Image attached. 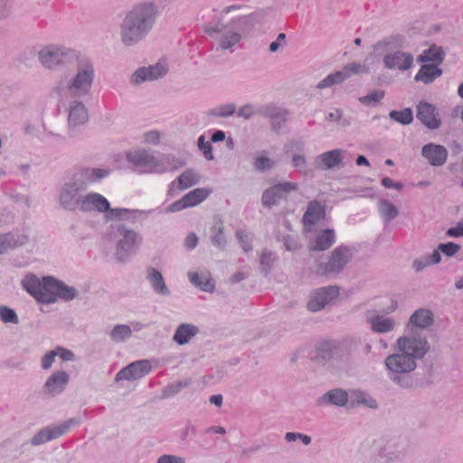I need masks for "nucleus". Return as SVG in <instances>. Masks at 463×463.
Masks as SVG:
<instances>
[{
    "label": "nucleus",
    "instance_id": "27",
    "mask_svg": "<svg viewBox=\"0 0 463 463\" xmlns=\"http://www.w3.org/2000/svg\"><path fill=\"white\" fill-rule=\"evenodd\" d=\"M366 323L368 324L372 332L375 334H387L394 330L397 323L394 318L373 313L366 317Z\"/></svg>",
    "mask_w": 463,
    "mask_h": 463
},
{
    "label": "nucleus",
    "instance_id": "14",
    "mask_svg": "<svg viewBox=\"0 0 463 463\" xmlns=\"http://www.w3.org/2000/svg\"><path fill=\"white\" fill-rule=\"evenodd\" d=\"M339 296V288L337 286H326L314 290L309 301L307 302V309L311 312L322 310L326 305Z\"/></svg>",
    "mask_w": 463,
    "mask_h": 463
},
{
    "label": "nucleus",
    "instance_id": "51",
    "mask_svg": "<svg viewBox=\"0 0 463 463\" xmlns=\"http://www.w3.org/2000/svg\"><path fill=\"white\" fill-rule=\"evenodd\" d=\"M236 237L241 243V248L244 251L249 252L251 250L252 247L250 244L252 235L244 232L243 230L236 231Z\"/></svg>",
    "mask_w": 463,
    "mask_h": 463
},
{
    "label": "nucleus",
    "instance_id": "54",
    "mask_svg": "<svg viewBox=\"0 0 463 463\" xmlns=\"http://www.w3.org/2000/svg\"><path fill=\"white\" fill-rule=\"evenodd\" d=\"M12 0H0V20H5L12 14Z\"/></svg>",
    "mask_w": 463,
    "mask_h": 463
},
{
    "label": "nucleus",
    "instance_id": "1",
    "mask_svg": "<svg viewBox=\"0 0 463 463\" xmlns=\"http://www.w3.org/2000/svg\"><path fill=\"white\" fill-rule=\"evenodd\" d=\"M397 352L384 359L388 378L396 385L408 389L412 386L410 374L417 368L430 349L427 339L414 334L403 335L395 343Z\"/></svg>",
    "mask_w": 463,
    "mask_h": 463
},
{
    "label": "nucleus",
    "instance_id": "49",
    "mask_svg": "<svg viewBox=\"0 0 463 463\" xmlns=\"http://www.w3.org/2000/svg\"><path fill=\"white\" fill-rule=\"evenodd\" d=\"M214 234L211 237V241L213 246L219 249H224L226 245V238L222 225L214 226L213 228Z\"/></svg>",
    "mask_w": 463,
    "mask_h": 463
},
{
    "label": "nucleus",
    "instance_id": "64",
    "mask_svg": "<svg viewBox=\"0 0 463 463\" xmlns=\"http://www.w3.org/2000/svg\"><path fill=\"white\" fill-rule=\"evenodd\" d=\"M447 235L449 237L458 238L463 236V226L462 222H458L455 227L448 229Z\"/></svg>",
    "mask_w": 463,
    "mask_h": 463
},
{
    "label": "nucleus",
    "instance_id": "13",
    "mask_svg": "<svg viewBox=\"0 0 463 463\" xmlns=\"http://www.w3.org/2000/svg\"><path fill=\"white\" fill-rule=\"evenodd\" d=\"M80 419L71 418L56 425H49L40 430L31 439L33 446L44 444L66 433L72 426L79 425Z\"/></svg>",
    "mask_w": 463,
    "mask_h": 463
},
{
    "label": "nucleus",
    "instance_id": "47",
    "mask_svg": "<svg viewBox=\"0 0 463 463\" xmlns=\"http://www.w3.org/2000/svg\"><path fill=\"white\" fill-rule=\"evenodd\" d=\"M292 165L304 176L312 175V171L307 168V159L304 156L294 155L292 156Z\"/></svg>",
    "mask_w": 463,
    "mask_h": 463
},
{
    "label": "nucleus",
    "instance_id": "39",
    "mask_svg": "<svg viewBox=\"0 0 463 463\" xmlns=\"http://www.w3.org/2000/svg\"><path fill=\"white\" fill-rule=\"evenodd\" d=\"M210 194V189L196 188L184 195V198L188 207H193L204 201L209 196Z\"/></svg>",
    "mask_w": 463,
    "mask_h": 463
},
{
    "label": "nucleus",
    "instance_id": "46",
    "mask_svg": "<svg viewBox=\"0 0 463 463\" xmlns=\"http://www.w3.org/2000/svg\"><path fill=\"white\" fill-rule=\"evenodd\" d=\"M0 319L3 323L17 325L19 318L15 311L6 306H0Z\"/></svg>",
    "mask_w": 463,
    "mask_h": 463
},
{
    "label": "nucleus",
    "instance_id": "36",
    "mask_svg": "<svg viewBox=\"0 0 463 463\" xmlns=\"http://www.w3.org/2000/svg\"><path fill=\"white\" fill-rule=\"evenodd\" d=\"M143 211L130 210L127 208H111L107 213V221H130L134 222Z\"/></svg>",
    "mask_w": 463,
    "mask_h": 463
},
{
    "label": "nucleus",
    "instance_id": "50",
    "mask_svg": "<svg viewBox=\"0 0 463 463\" xmlns=\"http://www.w3.org/2000/svg\"><path fill=\"white\" fill-rule=\"evenodd\" d=\"M384 97V91L373 90L369 92L367 95L359 98V101L364 105H374L382 100Z\"/></svg>",
    "mask_w": 463,
    "mask_h": 463
},
{
    "label": "nucleus",
    "instance_id": "20",
    "mask_svg": "<svg viewBox=\"0 0 463 463\" xmlns=\"http://www.w3.org/2000/svg\"><path fill=\"white\" fill-rule=\"evenodd\" d=\"M167 72L166 67L162 63H156L148 67H140L130 76V82L133 85H139L145 81L156 80Z\"/></svg>",
    "mask_w": 463,
    "mask_h": 463
},
{
    "label": "nucleus",
    "instance_id": "25",
    "mask_svg": "<svg viewBox=\"0 0 463 463\" xmlns=\"http://www.w3.org/2000/svg\"><path fill=\"white\" fill-rule=\"evenodd\" d=\"M433 321V314L430 309L420 308L410 317L405 335L414 334L416 336H420L413 327L426 328L431 326Z\"/></svg>",
    "mask_w": 463,
    "mask_h": 463
},
{
    "label": "nucleus",
    "instance_id": "6",
    "mask_svg": "<svg viewBox=\"0 0 463 463\" xmlns=\"http://www.w3.org/2000/svg\"><path fill=\"white\" fill-rule=\"evenodd\" d=\"M94 78L93 61L90 58H81L78 60L75 73L61 77L53 91L61 99L82 98L90 93Z\"/></svg>",
    "mask_w": 463,
    "mask_h": 463
},
{
    "label": "nucleus",
    "instance_id": "10",
    "mask_svg": "<svg viewBox=\"0 0 463 463\" xmlns=\"http://www.w3.org/2000/svg\"><path fill=\"white\" fill-rule=\"evenodd\" d=\"M78 57L77 52L63 45L51 44L38 52L40 63L46 69L54 70Z\"/></svg>",
    "mask_w": 463,
    "mask_h": 463
},
{
    "label": "nucleus",
    "instance_id": "34",
    "mask_svg": "<svg viewBox=\"0 0 463 463\" xmlns=\"http://www.w3.org/2000/svg\"><path fill=\"white\" fill-rule=\"evenodd\" d=\"M442 72V70L436 64H424L421 65L414 76V80L417 82H423L424 84H430L440 77Z\"/></svg>",
    "mask_w": 463,
    "mask_h": 463
},
{
    "label": "nucleus",
    "instance_id": "22",
    "mask_svg": "<svg viewBox=\"0 0 463 463\" xmlns=\"http://www.w3.org/2000/svg\"><path fill=\"white\" fill-rule=\"evenodd\" d=\"M421 156L431 166L439 167L447 162L449 152L442 145L428 143L421 147Z\"/></svg>",
    "mask_w": 463,
    "mask_h": 463
},
{
    "label": "nucleus",
    "instance_id": "9",
    "mask_svg": "<svg viewBox=\"0 0 463 463\" xmlns=\"http://www.w3.org/2000/svg\"><path fill=\"white\" fill-rule=\"evenodd\" d=\"M104 238L109 242H115V258L125 262L140 248L143 237L137 232L128 228L125 224H111Z\"/></svg>",
    "mask_w": 463,
    "mask_h": 463
},
{
    "label": "nucleus",
    "instance_id": "24",
    "mask_svg": "<svg viewBox=\"0 0 463 463\" xmlns=\"http://www.w3.org/2000/svg\"><path fill=\"white\" fill-rule=\"evenodd\" d=\"M315 359L320 362L339 360L343 356V349L335 341H322L316 346Z\"/></svg>",
    "mask_w": 463,
    "mask_h": 463
},
{
    "label": "nucleus",
    "instance_id": "32",
    "mask_svg": "<svg viewBox=\"0 0 463 463\" xmlns=\"http://www.w3.org/2000/svg\"><path fill=\"white\" fill-rule=\"evenodd\" d=\"M335 242V234L333 229H326L309 243L310 250L324 251Z\"/></svg>",
    "mask_w": 463,
    "mask_h": 463
},
{
    "label": "nucleus",
    "instance_id": "7",
    "mask_svg": "<svg viewBox=\"0 0 463 463\" xmlns=\"http://www.w3.org/2000/svg\"><path fill=\"white\" fill-rule=\"evenodd\" d=\"M127 161L139 174H160L175 171L184 165V162L174 155H158L141 149L128 152Z\"/></svg>",
    "mask_w": 463,
    "mask_h": 463
},
{
    "label": "nucleus",
    "instance_id": "52",
    "mask_svg": "<svg viewBox=\"0 0 463 463\" xmlns=\"http://www.w3.org/2000/svg\"><path fill=\"white\" fill-rule=\"evenodd\" d=\"M255 115H258L257 108H255L252 104H245L241 106L237 111V116L244 119H250Z\"/></svg>",
    "mask_w": 463,
    "mask_h": 463
},
{
    "label": "nucleus",
    "instance_id": "58",
    "mask_svg": "<svg viewBox=\"0 0 463 463\" xmlns=\"http://www.w3.org/2000/svg\"><path fill=\"white\" fill-rule=\"evenodd\" d=\"M161 135L157 130H150L144 134V141L147 144L157 145L160 142Z\"/></svg>",
    "mask_w": 463,
    "mask_h": 463
},
{
    "label": "nucleus",
    "instance_id": "55",
    "mask_svg": "<svg viewBox=\"0 0 463 463\" xmlns=\"http://www.w3.org/2000/svg\"><path fill=\"white\" fill-rule=\"evenodd\" d=\"M364 71V67L357 62H351L346 64L343 70L339 71L340 72H345L346 79H348L352 74L360 73Z\"/></svg>",
    "mask_w": 463,
    "mask_h": 463
},
{
    "label": "nucleus",
    "instance_id": "45",
    "mask_svg": "<svg viewBox=\"0 0 463 463\" xmlns=\"http://www.w3.org/2000/svg\"><path fill=\"white\" fill-rule=\"evenodd\" d=\"M389 117L402 125H409L413 120V113L411 109L407 108L402 110H392Z\"/></svg>",
    "mask_w": 463,
    "mask_h": 463
},
{
    "label": "nucleus",
    "instance_id": "12",
    "mask_svg": "<svg viewBox=\"0 0 463 463\" xmlns=\"http://www.w3.org/2000/svg\"><path fill=\"white\" fill-rule=\"evenodd\" d=\"M382 445L378 449L379 458L394 459L404 462L409 444L402 436H388L383 439Z\"/></svg>",
    "mask_w": 463,
    "mask_h": 463
},
{
    "label": "nucleus",
    "instance_id": "35",
    "mask_svg": "<svg viewBox=\"0 0 463 463\" xmlns=\"http://www.w3.org/2000/svg\"><path fill=\"white\" fill-rule=\"evenodd\" d=\"M28 241L26 235H15L8 232L0 235V254L19 246L24 245Z\"/></svg>",
    "mask_w": 463,
    "mask_h": 463
},
{
    "label": "nucleus",
    "instance_id": "4",
    "mask_svg": "<svg viewBox=\"0 0 463 463\" xmlns=\"http://www.w3.org/2000/svg\"><path fill=\"white\" fill-rule=\"evenodd\" d=\"M264 14L261 12H254L247 15H239L229 21L225 25H215L210 27L206 32L213 35L218 33V44L222 50L232 52L241 41L256 25L263 21Z\"/></svg>",
    "mask_w": 463,
    "mask_h": 463
},
{
    "label": "nucleus",
    "instance_id": "31",
    "mask_svg": "<svg viewBox=\"0 0 463 463\" xmlns=\"http://www.w3.org/2000/svg\"><path fill=\"white\" fill-rule=\"evenodd\" d=\"M199 327L194 324H180L174 333L173 341L179 345H186L199 333Z\"/></svg>",
    "mask_w": 463,
    "mask_h": 463
},
{
    "label": "nucleus",
    "instance_id": "63",
    "mask_svg": "<svg viewBox=\"0 0 463 463\" xmlns=\"http://www.w3.org/2000/svg\"><path fill=\"white\" fill-rule=\"evenodd\" d=\"M286 34L284 33H279L277 39L269 44V51L276 52L279 48L285 43Z\"/></svg>",
    "mask_w": 463,
    "mask_h": 463
},
{
    "label": "nucleus",
    "instance_id": "3",
    "mask_svg": "<svg viewBox=\"0 0 463 463\" xmlns=\"http://www.w3.org/2000/svg\"><path fill=\"white\" fill-rule=\"evenodd\" d=\"M158 14L157 5L151 1L141 2L129 10L121 24L120 38L126 46L142 41L153 28Z\"/></svg>",
    "mask_w": 463,
    "mask_h": 463
},
{
    "label": "nucleus",
    "instance_id": "37",
    "mask_svg": "<svg viewBox=\"0 0 463 463\" xmlns=\"http://www.w3.org/2000/svg\"><path fill=\"white\" fill-rule=\"evenodd\" d=\"M188 279L193 285L203 291L213 292L214 290V280L208 274L189 272Z\"/></svg>",
    "mask_w": 463,
    "mask_h": 463
},
{
    "label": "nucleus",
    "instance_id": "33",
    "mask_svg": "<svg viewBox=\"0 0 463 463\" xmlns=\"http://www.w3.org/2000/svg\"><path fill=\"white\" fill-rule=\"evenodd\" d=\"M348 402V394L347 392L340 388L333 389L326 392L324 395H322L319 400L318 403L320 405H335L338 407H343L346 405Z\"/></svg>",
    "mask_w": 463,
    "mask_h": 463
},
{
    "label": "nucleus",
    "instance_id": "17",
    "mask_svg": "<svg viewBox=\"0 0 463 463\" xmlns=\"http://www.w3.org/2000/svg\"><path fill=\"white\" fill-rule=\"evenodd\" d=\"M298 189V184L297 183L288 181L279 183L263 192L261 196L262 204L268 207L275 205L280 199L285 198L287 194Z\"/></svg>",
    "mask_w": 463,
    "mask_h": 463
},
{
    "label": "nucleus",
    "instance_id": "48",
    "mask_svg": "<svg viewBox=\"0 0 463 463\" xmlns=\"http://www.w3.org/2000/svg\"><path fill=\"white\" fill-rule=\"evenodd\" d=\"M275 165V162L265 156H258L253 161V167L259 172L270 170Z\"/></svg>",
    "mask_w": 463,
    "mask_h": 463
},
{
    "label": "nucleus",
    "instance_id": "59",
    "mask_svg": "<svg viewBox=\"0 0 463 463\" xmlns=\"http://www.w3.org/2000/svg\"><path fill=\"white\" fill-rule=\"evenodd\" d=\"M56 357L54 350H52L45 354L41 360V366L44 370H48L52 367Z\"/></svg>",
    "mask_w": 463,
    "mask_h": 463
},
{
    "label": "nucleus",
    "instance_id": "2",
    "mask_svg": "<svg viewBox=\"0 0 463 463\" xmlns=\"http://www.w3.org/2000/svg\"><path fill=\"white\" fill-rule=\"evenodd\" d=\"M106 168H76L57 188L59 206L68 212H77L88 187L109 175Z\"/></svg>",
    "mask_w": 463,
    "mask_h": 463
},
{
    "label": "nucleus",
    "instance_id": "62",
    "mask_svg": "<svg viewBox=\"0 0 463 463\" xmlns=\"http://www.w3.org/2000/svg\"><path fill=\"white\" fill-rule=\"evenodd\" d=\"M186 208H188V205L183 196L180 200L171 203L167 207V211L171 212V213H176V212L182 211Z\"/></svg>",
    "mask_w": 463,
    "mask_h": 463
},
{
    "label": "nucleus",
    "instance_id": "16",
    "mask_svg": "<svg viewBox=\"0 0 463 463\" xmlns=\"http://www.w3.org/2000/svg\"><path fill=\"white\" fill-rule=\"evenodd\" d=\"M151 371L152 364L149 360H138L119 370V372L115 376V381L120 382L124 380H138L147 375Z\"/></svg>",
    "mask_w": 463,
    "mask_h": 463
},
{
    "label": "nucleus",
    "instance_id": "18",
    "mask_svg": "<svg viewBox=\"0 0 463 463\" xmlns=\"http://www.w3.org/2000/svg\"><path fill=\"white\" fill-rule=\"evenodd\" d=\"M258 115L270 119V127L273 131H279L287 121L288 110L273 103L261 105L257 108Z\"/></svg>",
    "mask_w": 463,
    "mask_h": 463
},
{
    "label": "nucleus",
    "instance_id": "30",
    "mask_svg": "<svg viewBox=\"0 0 463 463\" xmlns=\"http://www.w3.org/2000/svg\"><path fill=\"white\" fill-rule=\"evenodd\" d=\"M146 279L156 294L163 297L170 296L171 291L166 286L164 277L159 270L149 267L146 269Z\"/></svg>",
    "mask_w": 463,
    "mask_h": 463
},
{
    "label": "nucleus",
    "instance_id": "26",
    "mask_svg": "<svg viewBox=\"0 0 463 463\" xmlns=\"http://www.w3.org/2000/svg\"><path fill=\"white\" fill-rule=\"evenodd\" d=\"M200 181V175L194 170H186L177 179L170 183L167 190L168 196H175L180 190L187 189Z\"/></svg>",
    "mask_w": 463,
    "mask_h": 463
},
{
    "label": "nucleus",
    "instance_id": "53",
    "mask_svg": "<svg viewBox=\"0 0 463 463\" xmlns=\"http://www.w3.org/2000/svg\"><path fill=\"white\" fill-rule=\"evenodd\" d=\"M460 250V245L455 242L440 243L439 250L448 257L454 256Z\"/></svg>",
    "mask_w": 463,
    "mask_h": 463
},
{
    "label": "nucleus",
    "instance_id": "15",
    "mask_svg": "<svg viewBox=\"0 0 463 463\" xmlns=\"http://www.w3.org/2000/svg\"><path fill=\"white\" fill-rule=\"evenodd\" d=\"M416 118L430 130L439 128L442 124L438 108L427 101H420L416 106Z\"/></svg>",
    "mask_w": 463,
    "mask_h": 463
},
{
    "label": "nucleus",
    "instance_id": "40",
    "mask_svg": "<svg viewBox=\"0 0 463 463\" xmlns=\"http://www.w3.org/2000/svg\"><path fill=\"white\" fill-rule=\"evenodd\" d=\"M379 212L385 223H389L395 219L399 211L397 207L388 200H381L379 203Z\"/></svg>",
    "mask_w": 463,
    "mask_h": 463
},
{
    "label": "nucleus",
    "instance_id": "38",
    "mask_svg": "<svg viewBox=\"0 0 463 463\" xmlns=\"http://www.w3.org/2000/svg\"><path fill=\"white\" fill-rule=\"evenodd\" d=\"M445 58V53L443 50L433 44L428 49L424 50L423 52L419 55L418 61L421 62L433 61V62H442Z\"/></svg>",
    "mask_w": 463,
    "mask_h": 463
},
{
    "label": "nucleus",
    "instance_id": "61",
    "mask_svg": "<svg viewBox=\"0 0 463 463\" xmlns=\"http://www.w3.org/2000/svg\"><path fill=\"white\" fill-rule=\"evenodd\" d=\"M285 249L289 251H295L300 248L299 243L292 236L287 235L283 237Z\"/></svg>",
    "mask_w": 463,
    "mask_h": 463
},
{
    "label": "nucleus",
    "instance_id": "42",
    "mask_svg": "<svg viewBox=\"0 0 463 463\" xmlns=\"http://www.w3.org/2000/svg\"><path fill=\"white\" fill-rule=\"evenodd\" d=\"M132 335L131 327L128 325H117L109 333L112 341L121 343L127 341Z\"/></svg>",
    "mask_w": 463,
    "mask_h": 463
},
{
    "label": "nucleus",
    "instance_id": "44",
    "mask_svg": "<svg viewBox=\"0 0 463 463\" xmlns=\"http://www.w3.org/2000/svg\"><path fill=\"white\" fill-rule=\"evenodd\" d=\"M236 112L235 103H225L208 111V115L217 118H228Z\"/></svg>",
    "mask_w": 463,
    "mask_h": 463
},
{
    "label": "nucleus",
    "instance_id": "19",
    "mask_svg": "<svg viewBox=\"0 0 463 463\" xmlns=\"http://www.w3.org/2000/svg\"><path fill=\"white\" fill-rule=\"evenodd\" d=\"M109 210L110 203L108 199L99 193L91 192L84 194L78 211L82 213L96 212L98 213H103L106 219Z\"/></svg>",
    "mask_w": 463,
    "mask_h": 463
},
{
    "label": "nucleus",
    "instance_id": "28",
    "mask_svg": "<svg viewBox=\"0 0 463 463\" xmlns=\"http://www.w3.org/2000/svg\"><path fill=\"white\" fill-rule=\"evenodd\" d=\"M89 120V113L85 105L79 100L70 103L68 109V126L70 128H75L82 126Z\"/></svg>",
    "mask_w": 463,
    "mask_h": 463
},
{
    "label": "nucleus",
    "instance_id": "60",
    "mask_svg": "<svg viewBox=\"0 0 463 463\" xmlns=\"http://www.w3.org/2000/svg\"><path fill=\"white\" fill-rule=\"evenodd\" d=\"M56 356H59L62 361H72L74 359V354L66 348L58 346L54 349Z\"/></svg>",
    "mask_w": 463,
    "mask_h": 463
},
{
    "label": "nucleus",
    "instance_id": "23",
    "mask_svg": "<svg viewBox=\"0 0 463 463\" xmlns=\"http://www.w3.org/2000/svg\"><path fill=\"white\" fill-rule=\"evenodd\" d=\"M70 376L65 371L52 373L43 386V392L50 397L61 394L69 383Z\"/></svg>",
    "mask_w": 463,
    "mask_h": 463
},
{
    "label": "nucleus",
    "instance_id": "5",
    "mask_svg": "<svg viewBox=\"0 0 463 463\" xmlns=\"http://www.w3.org/2000/svg\"><path fill=\"white\" fill-rule=\"evenodd\" d=\"M23 288L38 302L55 303L59 298L64 301L74 299L78 291L53 277L47 276L40 279L34 274H29L22 280Z\"/></svg>",
    "mask_w": 463,
    "mask_h": 463
},
{
    "label": "nucleus",
    "instance_id": "57",
    "mask_svg": "<svg viewBox=\"0 0 463 463\" xmlns=\"http://www.w3.org/2000/svg\"><path fill=\"white\" fill-rule=\"evenodd\" d=\"M156 463H185V459L181 456L164 454L157 458Z\"/></svg>",
    "mask_w": 463,
    "mask_h": 463
},
{
    "label": "nucleus",
    "instance_id": "29",
    "mask_svg": "<svg viewBox=\"0 0 463 463\" xmlns=\"http://www.w3.org/2000/svg\"><path fill=\"white\" fill-rule=\"evenodd\" d=\"M326 217V205L317 200L308 203L307 211L303 215V223L313 226Z\"/></svg>",
    "mask_w": 463,
    "mask_h": 463
},
{
    "label": "nucleus",
    "instance_id": "21",
    "mask_svg": "<svg viewBox=\"0 0 463 463\" xmlns=\"http://www.w3.org/2000/svg\"><path fill=\"white\" fill-rule=\"evenodd\" d=\"M348 152L344 149H333L324 152L317 156V167L323 170L342 168L345 166L344 159Z\"/></svg>",
    "mask_w": 463,
    "mask_h": 463
},
{
    "label": "nucleus",
    "instance_id": "8",
    "mask_svg": "<svg viewBox=\"0 0 463 463\" xmlns=\"http://www.w3.org/2000/svg\"><path fill=\"white\" fill-rule=\"evenodd\" d=\"M405 43V37L401 34L391 35L375 43L374 50L384 52L383 61L386 69L405 71L412 67L413 55L401 50Z\"/></svg>",
    "mask_w": 463,
    "mask_h": 463
},
{
    "label": "nucleus",
    "instance_id": "56",
    "mask_svg": "<svg viewBox=\"0 0 463 463\" xmlns=\"http://www.w3.org/2000/svg\"><path fill=\"white\" fill-rule=\"evenodd\" d=\"M197 434V427L192 423L191 420H188L184 429L181 431L180 438L183 441L187 440L189 435H196Z\"/></svg>",
    "mask_w": 463,
    "mask_h": 463
},
{
    "label": "nucleus",
    "instance_id": "43",
    "mask_svg": "<svg viewBox=\"0 0 463 463\" xmlns=\"http://www.w3.org/2000/svg\"><path fill=\"white\" fill-rule=\"evenodd\" d=\"M345 80V72H340L339 71H337L333 73H330L322 80H320L317 85V89L322 90L326 88H330L335 84L344 82Z\"/></svg>",
    "mask_w": 463,
    "mask_h": 463
},
{
    "label": "nucleus",
    "instance_id": "41",
    "mask_svg": "<svg viewBox=\"0 0 463 463\" xmlns=\"http://www.w3.org/2000/svg\"><path fill=\"white\" fill-rule=\"evenodd\" d=\"M278 260V256L275 252L265 249L260 257V265L261 271L268 275L272 268L274 267V264L276 263Z\"/></svg>",
    "mask_w": 463,
    "mask_h": 463
},
{
    "label": "nucleus",
    "instance_id": "11",
    "mask_svg": "<svg viewBox=\"0 0 463 463\" xmlns=\"http://www.w3.org/2000/svg\"><path fill=\"white\" fill-rule=\"evenodd\" d=\"M351 259L350 250L347 246L336 247L328 260L317 267V274L320 276H337L340 274Z\"/></svg>",
    "mask_w": 463,
    "mask_h": 463
}]
</instances>
